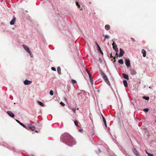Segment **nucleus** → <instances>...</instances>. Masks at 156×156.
<instances>
[{"instance_id": "f257e3e1", "label": "nucleus", "mask_w": 156, "mask_h": 156, "mask_svg": "<svg viewBox=\"0 0 156 156\" xmlns=\"http://www.w3.org/2000/svg\"><path fill=\"white\" fill-rule=\"evenodd\" d=\"M61 141L65 143L69 146L75 144L76 142L72 136L68 133L64 134L61 137Z\"/></svg>"}, {"instance_id": "f03ea898", "label": "nucleus", "mask_w": 156, "mask_h": 156, "mask_svg": "<svg viewBox=\"0 0 156 156\" xmlns=\"http://www.w3.org/2000/svg\"><path fill=\"white\" fill-rule=\"evenodd\" d=\"M23 46L24 49L29 54H31V51L30 50L29 48L28 47V46L25 45L24 44H23Z\"/></svg>"}, {"instance_id": "7ed1b4c3", "label": "nucleus", "mask_w": 156, "mask_h": 156, "mask_svg": "<svg viewBox=\"0 0 156 156\" xmlns=\"http://www.w3.org/2000/svg\"><path fill=\"white\" fill-rule=\"evenodd\" d=\"M27 129H29L32 131L34 130L35 129V127L34 126L29 124H27Z\"/></svg>"}, {"instance_id": "20e7f679", "label": "nucleus", "mask_w": 156, "mask_h": 156, "mask_svg": "<svg viewBox=\"0 0 156 156\" xmlns=\"http://www.w3.org/2000/svg\"><path fill=\"white\" fill-rule=\"evenodd\" d=\"M104 80L105 81V82L107 83L108 85H109L110 84V82L109 81L108 79V78L107 76L105 75L104 76H102Z\"/></svg>"}, {"instance_id": "39448f33", "label": "nucleus", "mask_w": 156, "mask_h": 156, "mask_svg": "<svg viewBox=\"0 0 156 156\" xmlns=\"http://www.w3.org/2000/svg\"><path fill=\"white\" fill-rule=\"evenodd\" d=\"M120 53L119 55V57H121L124 54L125 52L121 48L119 49Z\"/></svg>"}, {"instance_id": "423d86ee", "label": "nucleus", "mask_w": 156, "mask_h": 156, "mask_svg": "<svg viewBox=\"0 0 156 156\" xmlns=\"http://www.w3.org/2000/svg\"><path fill=\"white\" fill-rule=\"evenodd\" d=\"M125 64L127 67H129L130 66V62L129 59H126L125 60Z\"/></svg>"}, {"instance_id": "0eeeda50", "label": "nucleus", "mask_w": 156, "mask_h": 156, "mask_svg": "<svg viewBox=\"0 0 156 156\" xmlns=\"http://www.w3.org/2000/svg\"><path fill=\"white\" fill-rule=\"evenodd\" d=\"M16 121L18 123H19L20 125L22 126H23L24 128L26 129H27V127L23 123L21 122L19 120H18L17 119H16Z\"/></svg>"}, {"instance_id": "6e6552de", "label": "nucleus", "mask_w": 156, "mask_h": 156, "mask_svg": "<svg viewBox=\"0 0 156 156\" xmlns=\"http://www.w3.org/2000/svg\"><path fill=\"white\" fill-rule=\"evenodd\" d=\"M7 113L10 116L12 117L13 118L14 116V114L11 111H8L7 112Z\"/></svg>"}, {"instance_id": "1a4fd4ad", "label": "nucleus", "mask_w": 156, "mask_h": 156, "mask_svg": "<svg viewBox=\"0 0 156 156\" xmlns=\"http://www.w3.org/2000/svg\"><path fill=\"white\" fill-rule=\"evenodd\" d=\"M31 81L28 80H25L23 81L24 83L26 85L30 84L31 83Z\"/></svg>"}, {"instance_id": "9d476101", "label": "nucleus", "mask_w": 156, "mask_h": 156, "mask_svg": "<svg viewBox=\"0 0 156 156\" xmlns=\"http://www.w3.org/2000/svg\"><path fill=\"white\" fill-rule=\"evenodd\" d=\"M130 73L132 75H135L136 74V71L133 69H131L130 70Z\"/></svg>"}, {"instance_id": "9b49d317", "label": "nucleus", "mask_w": 156, "mask_h": 156, "mask_svg": "<svg viewBox=\"0 0 156 156\" xmlns=\"http://www.w3.org/2000/svg\"><path fill=\"white\" fill-rule=\"evenodd\" d=\"M122 76L124 78L127 80H129V76L128 75L123 73L122 74Z\"/></svg>"}, {"instance_id": "f8f14e48", "label": "nucleus", "mask_w": 156, "mask_h": 156, "mask_svg": "<svg viewBox=\"0 0 156 156\" xmlns=\"http://www.w3.org/2000/svg\"><path fill=\"white\" fill-rule=\"evenodd\" d=\"M133 151L134 153L137 156H139V154L137 151L134 148L133 149Z\"/></svg>"}, {"instance_id": "ddd939ff", "label": "nucleus", "mask_w": 156, "mask_h": 156, "mask_svg": "<svg viewBox=\"0 0 156 156\" xmlns=\"http://www.w3.org/2000/svg\"><path fill=\"white\" fill-rule=\"evenodd\" d=\"M142 53L143 54L144 57H145L146 56V51L144 49H142L141 51Z\"/></svg>"}, {"instance_id": "4468645a", "label": "nucleus", "mask_w": 156, "mask_h": 156, "mask_svg": "<svg viewBox=\"0 0 156 156\" xmlns=\"http://www.w3.org/2000/svg\"><path fill=\"white\" fill-rule=\"evenodd\" d=\"M15 21V18L14 17L12 20L10 22V24L11 25H13Z\"/></svg>"}, {"instance_id": "2eb2a0df", "label": "nucleus", "mask_w": 156, "mask_h": 156, "mask_svg": "<svg viewBox=\"0 0 156 156\" xmlns=\"http://www.w3.org/2000/svg\"><path fill=\"white\" fill-rule=\"evenodd\" d=\"M105 28L107 30H109L110 28V26L108 25H106L105 26Z\"/></svg>"}, {"instance_id": "dca6fc26", "label": "nucleus", "mask_w": 156, "mask_h": 156, "mask_svg": "<svg viewBox=\"0 0 156 156\" xmlns=\"http://www.w3.org/2000/svg\"><path fill=\"white\" fill-rule=\"evenodd\" d=\"M123 82L124 86L126 87H127L128 86V83L127 81L126 80H124Z\"/></svg>"}, {"instance_id": "f3484780", "label": "nucleus", "mask_w": 156, "mask_h": 156, "mask_svg": "<svg viewBox=\"0 0 156 156\" xmlns=\"http://www.w3.org/2000/svg\"><path fill=\"white\" fill-rule=\"evenodd\" d=\"M57 71L58 74L59 75L61 74V69L60 67H58L57 68Z\"/></svg>"}, {"instance_id": "a211bd4d", "label": "nucleus", "mask_w": 156, "mask_h": 156, "mask_svg": "<svg viewBox=\"0 0 156 156\" xmlns=\"http://www.w3.org/2000/svg\"><path fill=\"white\" fill-rule=\"evenodd\" d=\"M37 102L41 106H42V107H44V104L43 103H42V102H41V101H37Z\"/></svg>"}, {"instance_id": "6ab92c4d", "label": "nucleus", "mask_w": 156, "mask_h": 156, "mask_svg": "<svg viewBox=\"0 0 156 156\" xmlns=\"http://www.w3.org/2000/svg\"><path fill=\"white\" fill-rule=\"evenodd\" d=\"M102 119H103V120L104 123L105 124V126H107V125H106V121L105 120V118H104V116L102 115Z\"/></svg>"}, {"instance_id": "aec40b11", "label": "nucleus", "mask_w": 156, "mask_h": 156, "mask_svg": "<svg viewBox=\"0 0 156 156\" xmlns=\"http://www.w3.org/2000/svg\"><path fill=\"white\" fill-rule=\"evenodd\" d=\"M74 123L76 126L77 127L79 125L78 122L77 120H75V121H74Z\"/></svg>"}, {"instance_id": "412c9836", "label": "nucleus", "mask_w": 156, "mask_h": 156, "mask_svg": "<svg viewBox=\"0 0 156 156\" xmlns=\"http://www.w3.org/2000/svg\"><path fill=\"white\" fill-rule=\"evenodd\" d=\"M118 62L119 63L122 64L123 63V60L122 59H119L118 61Z\"/></svg>"}, {"instance_id": "4be33fe9", "label": "nucleus", "mask_w": 156, "mask_h": 156, "mask_svg": "<svg viewBox=\"0 0 156 156\" xmlns=\"http://www.w3.org/2000/svg\"><path fill=\"white\" fill-rule=\"evenodd\" d=\"M71 82L72 83L73 85L76 83V81L75 80L73 79L71 80Z\"/></svg>"}, {"instance_id": "5701e85b", "label": "nucleus", "mask_w": 156, "mask_h": 156, "mask_svg": "<svg viewBox=\"0 0 156 156\" xmlns=\"http://www.w3.org/2000/svg\"><path fill=\"white\" fill-rule=\"evenodd\" d=\"M89 77H90V82L91 83V84H92L93 83V80L92 78L91 77V76H90Z\"/></svg>"}, {"instance_id": "b1692460", "label": "nucleus", "mask_w": 156, "mask_h": 156, "mask_svg": "<svg viewBox=\"0 0 156 156\" xmlns=\"http://www.w3.org/2000/svg\"><path fill=\"white\" fill-rule=\"evenodd\" d=\"M143 98L146 100H147L149 99V97H148L144 96L143 97Z\"/></svg>"}, {"instance_id": "393cba45", "label": "nucleus", "mask_w": 156, "mask_h": 156, "mask_svg": "<svg viewBox=\"0 0 156 156\" xmlns=\"http://www.w3.org/2000/svg\"><path fill=\"white\" fill-rule=\"evenodd\" d=\"M100 72L101 73V75L103 76L104 75H105V74L101 70H100Z\"/></svg>"}, {"instance_id": "a878e982", "label": "nucleus", "mask_w": 156, "mask_h": 156, "mask_svg": "<svg viewBox=\"0 0 156 156\" xmlns=\"http://www.w3.org/2000/svg\"><path fill=\"white\" fill-rule=\"evenodd\" d=\"M50 94L51 95H53V91L52 90H50Z\"/></svg>"}, {"instance_id": "bb28decb", "label": "nucleus", "mask_w": 156, "mask_h": 156, "mask_svg": "<svg viewBox=\"0 0 156 156\" xmlns=\"http://www.w3.org/2000/svg\"><path fill=\"white\" fill-rule=\"evenodd\" d=\"M146 152L148 156H154L153 154L147 153L146 151Z\"/></svg>"}, {"instance_id": "cd10ccee", "label": "nucleus", "mask_w": 156, "mask_h": 156, "mask_svg": "<svg viewBox=\"0 0 156 156\" xmlns=\"http://www.w3.org/2000/svg\"><path fill=\"white\" fill-rule=\"evenodd\" d=\"M98 50L100 51V53L102 55L103 54V53L102 51H101L100 48H99V49H98Z\"/></svg>"}, {"instance_id": "c85d7f7f", "label": "nucleus", "mask_w": 156, "mask_h": 156, "mask_svg": "<svg viewBox=\"0 0 156 156\" xmlns=\"http://www.w3.org/2000/svg\"><path fill=\"white\" fill-rule=\"evenodd\" d=\"M144 110L145 112H147L148 111L149 109L147 108H145L144 109Z\"/></svg>"}, {"instance_id": "c756f323", "label": "nucleus", "mask_w": 156, "mask_h": 156, "mask_svg": "<svg viewBox=\"0 0 156 156\" xmlns=\"http://www.w3.org/2000/svg\"><path fill=\"white\" fill-rule=\"evenodd\" d=\"M76 5H77L78 7L79 8H80V5L78 4V2H76Z\"/></svg>"}, {"instance_id": "7c9ffc66", "label": "nucleus", "mask_w": 156, "mask_h": 156, "mask_svg": "<svg viewBox=\"0 0 156 156\" xmlns=\"http://www.w3.org/2000/svg\"><path fill=\"white\" fill-rule=\"evenodd\" d=\"M76 108H73L72 110L73 111L74 113H75V111L76 110Z\"/></svg>"}, {"instance_id": "2f4dec72", "label": "nucleus", "mask_w": 156, "mask_h": 156, "mask_svg": "<svg viewBox=\"0 0 156 156\" xmlns=\"http://www.w3.org/2000/svg\"><path fill=\"white\" fill-rule=\"evenodd\" d=\"M104 37L105 38L108 39L109 38V36L108 35H105L104 36Z\"/></svg>"}, {"instance_id": "473e14b6", "label": "nucleus", "mask_w": 156, "mask_h": 156, "mask_svg": "<svg viewBox=\"0 0 156 156\" xmlns=\"http://www.w3.org/2000/svg\"><path fill=\"white\" fill-rule=\"evenodd\" d=\"M110 57L112 58H113L114 59H115V57H113L112 56V54L111 53L110 55Z\"/></svg>"}, {"instance_id": "72a5a7b5", "label": "nucleus", "mask_w": 156, "mask_h": 156, "mask_svg": "<svg viewBox=\"0 0 156 156\" xmlns=\"http://www.w3.org/2000/svg\"><path fill=\"white\" fill-rule=\"evenodd\" d=\"M51 69L53 71H56V69H55V68H54V67H52L51 68Z\"/></svg>"}, {"instance_id": "f704fd0d", "label": "nucleus", "mask_w": 156, "mask_h": 156, "mask_svg": "<svg viewBox=\"0 0 156 156\" xmlns=\"http://www.w3.org/2000/svg\"><path fill=\"white\" fill-rule=\"evenodd\" d=\"M60 104L63 106L65 105L64 103L62 102H61L60 103Z\"/></svg>"}, {"instance_id": "c9c22d12", "label": "nucleus", "mask_w": 156, "mask_h": 156, "mask_svg": "<svg viewBox=\"0 0 156 156\" xmlns=\"http://www.w3.org/2000/svg\"><path fill=\"white\" fill-rule=\"evenodd\" d=\"M116 53H118V48H115V49H114Z\"/></svg>"}, {"instance_id": "e433bc0d", "label": "nucleus", "mask_w": 156, "mask_h": 156, "mask_svg": "<svg viewBox=\"0 0 156 156\" xmlns=\"http://www.w3.org/2000/svg\"><path fill=\"white\" fill-rule=\"evenodd\" d=\"M113 48L114 49H115V48H117L116 46L113 45Z\"/></svg>"}, {"instance_id": "4c0bfd02", "label": "nucleus", "mask_w": 156, "mask_h": 156, "mask_svg": "<svg viewBox=\"0 0 156 156\" xmlns=\"http://www.w3.org/2000/svg\"><path fill=\"white\" fill-rule=\"evenodd\" d=\"M131 39L133 42H134L135 41V40L133 38H131Z\"/></svg>"}, {"instance_id": "58836bf2", "label": "nucleus", "mask_w": 156, "mask_h": 156, "mask_svg": "<svg viewBox=\"0 0 156 156\" xmlns=\"http://www.w3.org/2000/svg\"><path fill=\"white\" fill-rule=\"evenodd\" d=\"M115 44L114 42L113 41V43L112 44V45L113 46V45H114Z\"/></svg>"}, {"instance_id": "ea45409f", "label": "nucleus", "mask_w": 156, "mask_h": 156, "mask_svg": "<svg viewBox=\"0 0 156 156\" xmlns=\"http://www.w3.org/2000/svg\"><path fill=\"white\" fill-rule=\"evenodd\" d=\"M87 73H88V74L89 76H91V75H90V73H89V72L87 71Z\"/></svg>"}, {"instance_id": "a19ab883", "label": "nucleus", "mask_w": 156, "mask_h": 156, "mask_svg": "<svg viewBox=\"0 0 156 156\" xmlns=\"http://www.w3.org/2000/svg\"><path fill=\"white\" fill-rule=\"evenodd\" d=\"M30 54V55L31 57H33V56H32V53H31V54Z\"/></svg>"}, {"instance_id": "79ce46f5", "label": "nucleus", "mask_w": 156, "mask_h": 156, "mask_svg": "<svg viewBox=\"0 0 156 156\" xmlns=\"http://www.w3.org/2000/svg\"><path fill=\"white\" fill-rule=\"evenodd\" d=\"M98 152H101V151H100V149H98Z\"/></svg>"}, {"instance_id": "37998d69", "label": "nucleus", "mask_w": 156, "mask_h": 156, "mask_svg": "<svg viewBox=\"0 0 156 156\" xmlns=\"http://www.w3.org/2000/svg\"><path fill=\"white\" fill-rule=\"evenodd\" d=\"M98 47V49H99V48H100L99 45L98 44H97V45Z\"/></svg>"}, {"instance_id": "c03bdc74", "label": "nucleus", "mask_w": 156, "mask_h": 156, "mask_svg": "<svg viewBox=\"0 0 156 156\" xmlns=\"http://www.w3.org/2000/svg\"><path fill=\"white\" fill-rule=\"evenodd\" d=\"M98 47V49H99V48H100L99 45L98 44H97V45Z\"/></svg>"}, {"instance_id": "a18cd8bd", "label": "nucleus", "mask_w": 156, "mask_h": 156, "mask_svg": "<svg viewBox=\"0 0 156 156\" xmlns=\"http://www.w3.org/2000/svg\"><path fill=\"white\" fill-rule=\"evenodd\" d=\"M98 47V49H99V48H100L99 45L98 44H97V45Z\"/></svg>"}, {"instance_id": "49530a36", "label": "nucleus", "mask_w": 156, "mask_h": 156, "mask_svg": "<svg viewBox=\"0 0 156 156\" xmlns=\"http://www.w3.org/2000/svg\"><path fill=\"white\" fill-rule=\"evenodd\" d=\"M116 55L117 56H118V53H116Z\"/></svg>"}, {"instance_id": "de8ad7c7", "label": "nucleus", "mask_w": 156, "mask_h": 156, "mask_svg": "<svg viewBox=\"0 0 156 156\" xmlns=\"http://www.w3.org/2000/svg\"><path fill=\"white\" fill-rule=\"evenodd\" d=\"M35 132H37V133H38V131H35Z\"/></svg>"}, {"instance_id": "09e8293b", "label": "nucleus", "mask_w": 156, "mask_h": 156, "mask_svg": "<svg viewBox=\"0 0 156 156\" xmlns=\"http://www.w3.org/2000/svg\"><path fill=\"white\" fill-rule=\"evenodd\" d=\"M96 44L97 45V44H98L97 42H96Z\"/></svg>"}, {"instance_id": "8fccbe9b", "label": "nucleus", "mask_w": 156, "mask_h": 156, "mask_svg": "<svg viewBox=\"0 0 156 156\" xmlns=\"http://www.w3.org/2000/svg\"><path fill=\"white\" fill-rule=\"evenodd\" d=\"M115 60L114 61V62H115Z\"/></svg>"}, {"instance_id": "3c124183", "label": "nucleus", "mask_w": 156, "mask_h": 156, "mask_svg": "<svg viewBox=\"0 0 156 156\" xmlns=\"http://www.w3.org/2000/svg\"><path fill=\"white\" fill-rule=\"evenodd\" d=\"M77 109L78 110V109H79V108H77Z\"/></svg>"}, {"instance_id": "603ef678", "label": "nucleus", "mask_w": 156, "mask_h": 156, "mask_svg": "<svg viewBox=\"0 0 156 156\" xmlns=\"http://www.w3.org/2000/svg\"><path fill=\"white\" fill-rule=\"evenodd\" d=\"M65 100H66V98H65Z\"/></svg>"}]
</instances>
